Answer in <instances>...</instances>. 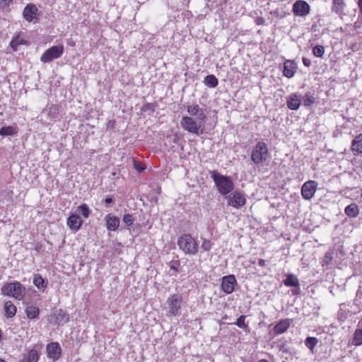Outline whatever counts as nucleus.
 <instances>
[{
	"mask_svg": "<svg viewBox=\"0 0 362 362\" xmlns=\"http://www.w3.org/2000/svg\"><path fill=\"white\" fill-rule=\"evenodd\" d=\"M209 174L221 195L226 196L233 190L234 183L229 176L223 175L217 170H211Z\"/></svg>",
	"mask_w": 362,
	"mask_h": 362,
	"instance_id": "nucleus-1",
	"label": "nucleus"
},
{
	"mask_svg": "<svg viewBox=\"0 0 362 362\" xmlns=\"http://www.w3.org/2000/svg\"><path fill=\"white\" fill-rule=\"evenodd\" d=\"M25 291V287L17 281L5 283L1 288L3 296L12 297L18 300H22L24 298Z\"/></svg>",
	"mask_w": 362,
	"mask_h": 362,
	"instance_id": "nucleus-2",
	"label": "nucleus"
},
{
	"mask_svg": "<svg viewBox=\"0 0 362 362\" xmlns=\"http://www.w3.org/2000/svg\"><path fill=\"white\" fill-rule=\"evenodd\" d=\"M177 245L185 255H194L199 250L197 240L189 233L182 234L178 238Z\"/></svg>",
	"mask_w": 362,
	"mask_h": 362,
	"instance_id": "nucleus-3",
	"label": "nucleus"
},
{
	"mask_svg": "<svg viewBox=\"0 0 362 362\" xmlns=\"http://www.w3.org/2000/svg\"><path fill=\"white\" fill-rule=\"evenodd\" d=\"M204 124L205 121L199 119L195 121L194 119L188 116H184L180 121V125L185 131L197 136L204 132Z\"/></svg>",
	"mask_w": 362,
	"mask_h": 362,
	"instance_id": "nucleus-4",
	"label": "nucleus"
},
{
	"mask_svg": "<svg viewBox=\"0 0 362 362\" xmlns=\"http://www.w3.org/2000/svg\"><path fill=\"white\" fill-rule=\"evenodd\" d=\"M269 156L267 145L264 141H258L251 153V159L256 164H260L267 160Z\"/></svg>",
	"mask_w": 362,
	"mask_h": 362,
	"instance_id": "nucleus-5",
	"label": "nucleus"
},
{
	"mask_svg": "<svg viewBox=\"0 0 362 362\" xmlns=\"http://www.w3.org/2000/svg\"><path fill=\"white\" fill-rule=\"evenodd\" d=\"M64 51V47L63 45L52 46L45 50L40 57V61L43 63H49L54 59L60 58Z\"/></svg>",
	"mask_w": 362,
	"mask_h": 362,
	"instance_id": "nucleus-6",
	"label": "nucleus"
},
{
	"mask_svg": "<svg viewBox=\"0 0 362 362\" xmlns=\"http://www.w3.org/2000/svg\"><path fill=\"white\" fill-rule=\"evenodd\" d=\"M182 302V296L179 293L171 295L167 300L168 313L173 316L178 315Z\"/></svg>",
	"mask_w": 362,
	"mask_h": 362,
	"instance_id": "nucleus-7",
	"label": "nucleus"
},
{
	"mask_svg": "<svg viewBox=\"0 0 362 362\" xmlns=\"http://www.w3.org/2000/svg\"><path fill=\"white\" fill-rule=\"evenodd\" d=\"M227 204L235 209H240L246 203L244 195L240 192L235 191L226 197Z\"/></svg>",
	"mask_w": 362,
	"mask_h": 362,
	"instance_id": "nucleus-8",
	"label": "nucleus"
},
{
	"mask_svg": "<svg viewBox=\"0 0 362 362\" xmlns=\"http://www.w3.org/2000/svg\"><path fill=\"white\" fill-rule=\"evenodd\" d=\"M237 285V280L234 275L230 274L221 278V289L226 294L232 293Z\"/></svg>",
	"mask_w": 362,
	"mask_h": 362,
	"instance_id": "nucleus-9",
	"label": "nucleus"
},
{
	"mask_svg": "<svg viewBox=\"0 0 362 362\" xmlns=\"http://www.w3.org/2000/svg\"><path fill=\"white\" fill-rule=\"evenodd\" d=\"M47 356L54 361L59 359L62 355V348L58 342H50L46 346Z\"/></svg>",
	"mask_w": 362,
	"mask_h": 362,
	"instance_id": "nucleus-10",
	"label": "nucleus"
},
{
	"mask_svg": "<svg viewBox=\"0 0 362 362\" xmlns=\"http://www.w3.org/2000/svg\"><path fill=\"white\" fill-rule=\"evenodd\" d=\"M317 190V185L315 181L309 180L305 182L301 188V194L305 199H310Z\"/></svg>",
	"mask_w": 362,
	"mask_h": 362,
	"instance_id": "nucleus-11",
	"label": "nucleus"
},
{
	"mask_svg": "<svg viewBox=\"0 0 362 362\" xmlns=\"http://www.w3.org/2000/svg\"><path fill=\"white\" fill-rule=\"evenodd\" d=\"M310 12L309 4L303 0L296 1L293 5V13L296 16H305Z\"/></svg>",
	"mask_w": 362,
	"mask_h": 362,
	"instance_id": "nucleus-12",
	"label": "nucleus"
},
{
	"mask_svg": "<svg viewBox=\"0 0 362 362\" xmlns=\"http://www.w3.org/2000/svg\"><path fill=\"white\" fill-rule=\"evenodd\" d=\"M38 8L34 4H27L23 11V18L28 22H32L36 18Z\"/></svg>",
	"mask_w": 362,
	"mask_h": 362,
	"instance_id": "nucleus-13",
	"label": "nucleus"
},
{
	"mask_svg": "<svg viewBox=\"0 0 362 362\" xmlns=\"http://www.w3.org/2000/svg\"><path fill=\"white\" fill-rule=\"evenodd\" d=\"M40 358V354L35 349L28 350L26 353L22 354L20 356L18 362H38Z\"/></svg>",
	"mask_w": 362,
	"mask_h": 362,
	"instance_id": "nucleus-14",
	"label": "nucleus"
},
{
	"mask_svg": "<svg viewBox=\"0 0 362 362\" xmlns=\"http://www.w3.org/2000/svg\"><path fill=\"white\" fill-rule=\"evenodd\" d=\"M83 223V220L79 214H71L67 218V225L72 230L78 231Z\"/></svg>",
	"mask_w": 362,
	"mask_h": 362,
	"instance_id": "nucleus-15",
	"label": "nucleus"
},
{
	"mask_svg": "<svg viewBox=\"0 0 362 362\" xmlns=\"http://www.w3.org/2000/svg\"><path fill=\"white\" fill-rule=\"evenodd\" d=\"M52 315L55 320V323L59 326H62L69 321V313L63 309L60 308L54 310Z\"/></svg>",
	"mask_w": 362,
	"mask_h": 362,
	"instance_id": "nucleus-16",
	"label": "nucleus"
},
{
	"mask_svg": "<svg viewBox=\"0 0 362 362\" xmlns=\"http://www.w3.org/2000/svg\"><path fill=\"white\" fill-rule=\"evenodd\" d=\"M188 114L191 116H196L197 119L202 120L206 122V116L201 107L197 104L188 105L187 107Z\"/></svg>",
	"mask_w": 362,
	"mask_h": 362,
	"instance_id": "nucleus-17",
	"label": "nucleus"
},
{
	"mask_svg": "<svg viewBox=\"0 0 362 362\" xmlns=\"http://www.w3.org/2000/svg\"><path fill=\"white\" fill-rule=\"evenodd\" d=\"M346 4L343 0H332V10L336 13L341 20L346 16L345 13Z\"/></svg>",
	"mask_w": 362,
	"mask_h": 362,
	"instance_id": "nucleus-18",
	"label": "nucleus"
},
{
	"mask_svg": "<svg viewBox=\"0 0 362 362\" xmlns=\"http://www.w3.org/2000/svg\"><path fill=\"white\" fill-rule=\"evenodd\" d=\"M296 69L297 64L294 61L286 60L284 64V76L288 78H292L296 73Z\"/></svg>",
	"mask_w": 362,
	"mask_h": 362,
	"instance_id": "nucleus-19",
	"label": "nucleus"
},
{
	"mask_svg": "<svg viewBox=\"0 0 362 362\" xmlns=\"http://www.w3.org/2000/svg\"><path fill=\"white\" fill-rule=\"evenodd\" d=\"M106 226L108 230L115 231L119 226V218L115 216L107 214L105 217Z\"/></svg>",
	"mask_w": 362,
	"mask_h": 362,
	"instance_id": "nucleus-20",
	"label": "nucleus"
},
{
	"mask_svg": "<svg viewBox=\"0 0 362 362\" xmlns=\"http://www.w3.org/2000/svg\"><path fill=\"white\" fill-rule=\"evenodd\" d=\"M33 284L39 290L44 291L48 286V280L43 278L41 274H35L33 276Z\"/></svg>",
	"mask_w": 362,
	"mask_h": 362,
	"instance_id": "nucleus-21",
	"label": "nucleus"
},
{
	"mask_svg": "<svg viewBox=\"0 0 362 362\" xmlns=\"http://www.w3.org/2000/svg\"><path fill=\"white\" fill-rule=\"evenodd\" d=\"M4 311L7 318H12L17 313V308L11 300H6L4 304Z\"/></svg>",
	"mask_w": 362,
	"mask_h": 362,
	"instance_id": "nucleus-22",
	"label": "nucleus"
},
{
	"mask_svg": "<svg viewBox=\"0 0 362 362\" xmlns=\"http://www.w3.org/2000/svg\"><path fill=\"white\" fill-rule=\"evenodd\" d=\"M291 320L285 319L279 321L273 328L274 332L276 334H281L286 332L290 327Z\"/></svg>",
	"mask_w": 362,
	"mask_h": 362,
	"instance_id": "nucleus-23",
	"label": "nucleus"
},
{
	"mask_svg": "<svg viewBox=\"0 0 362 362\" xmlns=\"http://www.w3.org/2000/svg\"><path fill=\"white\" fill-rule=\"evenodd\" d=\"M351 151L354 156L362 154V134L356 136L352 141Z\"/></svg>",
	"mask_w": 362,
	"mask_h": 362,
	"instance_id": "nucleus-24",
	"label": "nucleus"
},
{
	"mask_svg": "<svg viewBox=\"0 0 362 362\" xmlns=\"http://www.w3.org/2000/svg\"><path fill=\"white\" fill-rule=\"evenodd\" d=\"M300 105V100L296 94L290 95L287 100V106L290 110H296L299 108Z\"/></svg>",
	"mask_w": 362,
	"mask_h": 362,
	"instance_id": "nucleus-25",
	"label": "nucleus"
},
{
	"mask_svg": "<svg viewBox=\"0 0 362 362\" xmlns=\"http://www.w3.org/2000/svg\"><path fill=\"white\" fill-rule=\"evenodd\" d=\"M25 314L30 320L37 319L40 315V309L34 305H28L25 309Z\"/></svg>",
	"mask_w": 362,
	"mask_h": 362,
	"instance_id": "nucleus-26",
	"label": "nucleus"
},
{
	"mask_svg": "<svg viewBox=\"0 0 362 362\" xmlns=\"http://www.w3.org/2000/svg\"><path fill=\"white\" fill-rule=\"evenodd\" d=\"M18 133L16 127L5 126L0 129V136H13Z\"/></svg>",
	"mask_w": 362,
	"mask_h": 362,
	"instance_id": "nucleus-27",
	"label": "nucleus"
},
{
	"mask_svg": "<svg viewBox=\"0 0 362 362\" xmlns=\"http://www.w3.org/2000/svg\"><path fill=\"white\" fill-rule=\"evenodd\" d=\"M284 284L286 286L289 287H298L299 282L298 278L293 274L286 275V278L284 280Z\"/></svg>",
	"mask_w": 362,
	"mask_h": 362,
	"instance_id": "nucleus-28",
	"label": "nucleus"
},
{
	"mask_svg": "<svg viewBox=\"0 0 362 362\" xmlns=\"http://www.w3.org/2000/svg\"><path fill=\"white\" fill-rule=\"evenodd\" d=\"M345 214L351 218L356 217L359 214L358 207L356 204H351L345 208Z\"/></svg>",
	"mask_w": 362,
	"mask_h": 362,
	"instance_id": "nucleus-29",
	"label": "nucleus"
},
{
	"mask_svg": "<svg viewBox=\"0 0 362 362\" xmlns=\"http://www.w3.org/2000/svg\"><path fill=\"white\" fill-rule=\"evenodd\" d=\"M204 83L208 87L215 88L218 86V81L214 75L210 74L204 78Z\"/></svg>",
	"mask_w": 362,
	"mask_h": 362,
	"instance_id": "nucleus-30",
	"label": "nucleus"
},
{
	"mask_svg": "<svg viewBox=\"0 0 362 362\" xmlns=\"http://www.w3.org/2000/svg\"><path fill=\"white\" fill-rule=\"evenodd\" d=\"M25 44V40H23V39H21L20 37L18 35H16L15 36L12 40L10 42V46L14 50V51H16L17 49H18V47L20 45H23Z\"/></svg>",
	"mask_w": 362,
	"mask_h": 362,
	"instance_id": "nucleus-31",
	"label": "nucleus"
},
{
	"mask_svg": "<svg viewBox=\"0 0 362 362\" xmlns=\"http://www.w3.org/2000/svg\"><path fill=\"white\" fill-rule=\"evenodd\" d=\"M353 344L355 346L362 345V329H357L354 332Z\"/></svg>",
	"mask_w": 362,
	"mask_h": 362,
	"instance_id": "nucleus-32",
	"label": "nucleus"
},
{
	"mask_svg": "<svg viewBox=\"0 0 362 362\" xmlns=\"http://www.w3.org/2000/svg\"><path fill=\"white\" fill-rule=\"evenodd\" d=\"M305 344L313 353V349L317 344V339L308 337L305 340Z\"/></svg>",
	"mask_w": 362,
	"mask_h": 362,
	"instance_id": "nucleus-33",
	"label": "nucleus"
},
{
	"mask_svg": "<svg viewBox=\"0 0 362 362\" xmlns=\"http://www.w3.org/2000/svg\"><path fill=\"white\" fill-rule=\"evenodd\" d=\"M303 105L309 107L315 103V98L310 93H306L303 97Z\"/></svg>",
	"mask_w": 362,
	"mask_h": 362,
	"instance_id": "nucleus-34",
	"label": "nucleus"
},
{
	"mask_svg": "<svg viewBox=\"0 0 362 362\" xmlns=\"http://www.w3.org/2000/svg\"><path fill=\"white\" fill-rule=\"evenodd\" d=\"M78 209L84 218H87L89 216L90 211L86 204H81Z\"/></svg>",
	"mask_w": 362,
	"mask_h": 362,
	"instance_id": "nucleus-35",
	"label": "nucleus"
},
{
	"mask_svg": "<svg viewBox=\"0 0 362 362\" xmlns=\"http://www.w3.org/2000/svg\"><path fill=\"white\" fill-rule=\"evenodd\" d=\"M246 316L245 315H240L236 320L234 324L238 326L239 328L241 329H245L247 327V325L245 322Z\"/></svg>",
	"mask_w": 362,
	"mask_h": 362,
	"instance_id": "nucleus-36",
	"label": "nucleus"
},
{
	"mask_svg": "<svg viewBox=\"0 0 362 362\" xmlns=\"http://www.w3.org/2000/svg\"><path fill=\"white\" fill-rule=\"evenodd\" d=\"M332 260V253L330 252H327L322 259V266L323 267H327V268H328Z\"/></svg>",
	"mask_w": 362,
	"mask_h": 362,
	"instance_id": "nucleus-37",
	"label": "nucleus"
},
{
	"mask_svg": "<svg viewBox=\"0 0 362 362\" xmlns=\"http://www.w3.org/2000/svg\"><path fill=\"white\" fill-rule=\"evenodd\" d=\"M122 221L127 226H130L133 224L134 218L132 214H127L124 215Z\"/></svg>",
	"mask_w": 362,
	"mask_h": 362,
	"instance_id": "nucleus-38",
	"label": "nucleus"
},
{
	"mask_svg": "<svg viewBox=\"0 0 362 362\" xmlns=\"http://www.w3.org/2000/svg\"><path fill=\"white\" fill-rule=\"evenodd\" d=\"M212 243L209 240L204 239L201 247L204 251H209L211 249Z\"/></svg>",
	"mask_w": 362,
	"mask_h": 362,
	"instance_id": "nucleus-39",
	"label": "nucleus"
},
{
	"mask_svg": "<svg viewBox=\"0 0 362 362\" xmlns=\"http://www.w3.org/2000/svg\"><path fill=\"white\" fill-rule=\"evenodd\" d=\"M142 110L144 112L151 111L153 112L155 111V105L153 103H146L143 106Z\"/></svg>",
	"mask_w": 362,
	"mask_h": 362,
	"instance_id": "nucleus-40",
	"label": "nucleus"
},
{
	"mask_svg": "<svg viewBox=\"0 0 362 362\" xmlns=\"http://www.w3.org/2000/svg\"><path fill=\"white\" fill-rule=\"evenodd\" d=\"M133 161H134V167L139 173H141L144 170V168L142 166V165L140 163L136 162L134 159H133Z\"/></svg>",
	"mask_w": 362,
	"mask_h": 362,
	"instance_id": "nucleus-41",
	"label": "nucleus"
},
{
	"mask_svg": "<svg viewBox=\"0 0 362 362\" xmlns=\"http://www.w3.org/2000/svg\"><path fill=\"white\" fill-rule=\"evenodd\" d=\"M13 1V0H0V8H5Z\"/></svg>",
	"mask_w": 362,
	"mask_h": 362,
	"instance_id": "nucleus-42",
	"label": "nucleus"
},
{
	"mask_svg": "<svg viewBox=\"0 0 362 362\" xmlns=\"http://www.w3.org/2000/svg\"><path fill=\"white\" fill-rule=\"evenodd\" d=\"M317 53H318L317 54H318V57H322L324 54V53H325L324 47L318 45Z\"/></svg>",
	"mask_w": 362,
	"mask_h": 362,
	"instance_id": "nucleus-43",
	"label": "nucleus"
},
{
	"mask_svg": "<svg viewBox=\"0 0 362 362\" xmlns=\"http://www.w3.org/2000/svg\"><path fill=\"white\" fill-rule=\"evenodd\" d=\"M255 22L257 25H263L265 21L262 17H258L256 19Z\"/></svg>",
	"mask_w": 362,
	"mask_h": 362,
	"instance_id": "nucleus-44",
	"label": "nucleus"
},
{
	"mask_svg": "<svg viewBox=\"0 0 362 362\" xmlns=\"http://www.w3.org/2000/svg\"><path fill=\"white\" fill-rule=\"evenodd\" d=\"M303 62L305 66H309L311 64L310 60L305 57L303 58Z\"/></svg>",
	"mask_w": 362,
	"mask_h": 362,
	"instance_id": "nucleus-45",
	"label": "nucleus"
},
{
	"mask_svg": "<svg viewBox=\"0 0 362 362\" xmlns=\"http://www.w3.org/2000/svg\"><path fill=\"white\" fill-rule=\"evenodd\" d=\"M258 265L260 267H264L265 265V260L263 259H259L258 260Z\"/></svg>",
	"mask_w": 362,
	"mask_h": 362,
	"instance_id": "nucleus-46",
	"label": "nucleus"
},
{
	"mask_svg": "<svg viewBox=\"0 0 362 362\" xmlns=\"http://www.w3.org/2000/svg\"><path fill=\"white\" fill-rule=\"evenodd\" d=\"M113 202V199L112 197H107L105 199V202L106 204H111Z\"/></svg>",
	"mask_w": 362,
	"mask_h": 362,
	"instance_id": "nucleus-47",
	"label": "nucleus"
},
{
	"mask_svg": "<svg viewBox=\"0 0 362 362\" xmlns=\"http://www.w3.org/2000/svg\"><path fill=\"white\" fill-rule=\"evenodd\" d=\"M180 137L177 134L173 135V142L177 143Z\"/></svg>",
	"mask_w": 362,
	"mask_h": 362,
	"instance_id": "nucleus-48",
	"label": "nucleus"
},
{
	"mask_svg": "<svg viewBox=\"0 0 362 362\" xmlns=\"http://www.w3.org/2000/svg\"><path fill=\"white\" fill-rule=\"evenodd\" d=\"M358 6L359 8V11H360L361 13L362 14V0H358Z\"/></svg>",
	"mask_w": 362,
	"mask_h": 362,
	"instance_id": "nucleus-49",
	"label": "nucleus"
},
{
	"mask_svg": "<svg viewBox=\"0 0 362 362\" xmlns=\"http://www.w3.org/2000/svg\"><path fill=\"white\" fill-rule=\"evenodd\" d=\"M313 45V54L317 57V45Z\"/></svg>",
	"mask_w": 362,
	"mask_h": 362,
	"instance_id": "nucleus-50",
	"label": "nucleus"
},
{
	"mask_svg": "<svg viewBox=\"0 0 362 362\" xmlns=\"http://www.w3.org/2000/svg\"><path fill=\"white\" fill-rule=\"evenodd\" d=\"M170 269H173L175 272H178L177 267H175L174 264H170Z\"/></svg>",
	"mask_w": 362,
	"mask_h": 362,
	"instance_id": "nucleus-51",
	"label": "nucleus"
},
{
	"mask_svg": "<svg viewBox=\"0 0 362 362\" xmlns=\"http://www.w3.org/2000/svg\"><path fill=\"white\" fill-rule=\"evenodd\" d=\"M68 45L71 47H74L75 46V42H74L73 40H70L68 42Z\"/></svg>",
	"mask_w": 362,
	"mask_h": 362,
	"instance_id": "nucleus-52",
	"label": "nucleus"
},
{
	"mask_svg": "<svg viewBox=\"0 0 362 362\" xmlns=\"http://www.w3.org/2000/svg\"><path fill=\"white\" fill-rule=\"evenodd\" d=\"M258 362H269V361L265 359H261Z\"/></svg>",
	"mask_w": 362,
	"mask_h": 362,
	"instance_id": "nucleus-53",
	"label": "nucleus"
},
{
	"mask_svg": "<svg viewBox=\"0 0 362 362\" xmlns=\"http://www.w3.org/2000/svg\"><path fill=\"white\" fill-rule=\"evenodd\" d=\"M152 200L155 201L156 202H157V198L155 197V198H152Z\"/></svg>",
	"mask_w": 362,
	"mask_h": 362,
	"instance_id": "nucleus-54",
	"label": "nucleus"
},
{
	"mask_svg": "<svg viewBox=\"0 0 362 362\" xmlns=\"http://www.w3.org/2000/svg\"><path fill=\"white\" fill-rule=\"evenodd\" d=\"M0 362H6V361L2 358H0Z\"/></svg>",
	"mask_w": 362,
	"mask_h": 362,
	"instance_id": "nucleus-55",
	"label": "nucleus"
},
{
	"mask_svg": "<svg viewBox=\"0 0 362 362\" xmlns=\"http://www.w3.org/2000/svg\"><path fill=\"white\" fill-rule=\"evenodd\" d=\"M117 245L118 246H121V243H117Z\"/></svg>",
	"mask_w": 362,
	"mask_h": 362,
	"instance_id": "nucleus-56",
	"label": "nucleus"
},
{
	"mask_svg": "<svg viewBox=\"0 0 362 362\" xmlns=\"http://www.w3.org/2000/svg\"><path fill=\"white\" fill-rule=\"evenodd\" d=\"M361 197H362V192H361Z\"/></svg>",
	"mask_w": 362,
	"mask_h": 362,
	"instance_id": "nucleus-57",
	"label": "nucleus"
}]
</instances>
